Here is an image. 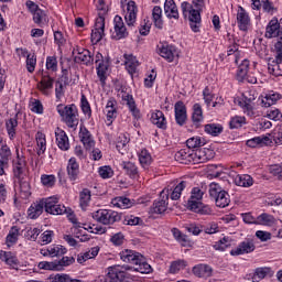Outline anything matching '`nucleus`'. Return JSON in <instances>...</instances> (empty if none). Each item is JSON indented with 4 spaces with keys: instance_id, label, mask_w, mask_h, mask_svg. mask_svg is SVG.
<instances>
[{
    "instance_id": "nucleus-23",
    "label": "nucleus",
    "mask_w": 282,
    "mask_h": 282,
    "mask_svg": "<svg viewBox=\"0 0 282 282\" xmlns=\"http://www.w3.org/2000/svg\"><path fill=\"white\" fill-rule=\"evenodd\" d=\"M272 144V139L269 135L254 137L247 141V147L250 149H257V147H269Z\"/></svg>"
},
{
    "instance_id": "nucleus-54",
    "label": "nucleus",
    "mask_w": 282,
    "mask_h": 282,
    "mask_svg": "<svg viewBox=\"0 0 282 282\" xmlns=\"http://www.w3.org/2000/svg\"><path fill=\"white\" fill-rule=\"evenodd\" d=\"M10 158H12V152L8 145H2L0 150V162L8 166V162H10Z\"/></svg>"
},
{
    "instance_id": "nucleus-7",
    "label": "nucleus",
    "mask_w": 282,
    "mask_h": 282,
    "mask_svg": "<svg viewBox=\"0 0 282 282\" xmlns=\"http://www.w3.org/2000/svg\"><path fill=\"white\" fill-rule=\"evenodd\" d=\"M41 203L43 204L45 213H48L50 215H65V213H67V207L58 204V197L56 196L43 198L41 199Z\"/></svg>"
},
{
    "instance_id": "nucleus-50",
    "label": "nucleus",
    "mask_w": 282,
    "mask_h": 282,
    "mask_svg": "<svg viewBox=\"0 0 282 282\" xmlns=\"http://www.w3.org/2000/svg\"><path fill=\"white\" fill-rule=\"evenodd\" d=\"M139 162L143 169H148L151 165V162H153L151 153L147 150H141L139 153Z\"/></svg>"
},
{
    "instance_id": "nucleus-21",
    "label": "nucleus",
    "mask_w": 282,
    "mask_h": 282,
    "mask_svg": "<svg viewBox=\"0 0 282 282\" xmlns=\"http://www.w3.org/2000/svg\"><path fill=\"white\" fill-rule=\"evenodd\" d=\"M192 158L194 162H197L198 164H204V162H208V160H212L213 150L206 148L196 150V152L192 154Z\"/></svg>"
},
{
    "instance_id": "nucleus-34",
    "label": "nucleus",
    "mask_w": 282,
    "mask_h": 282,
    "mask_svg": "<svg viewBox=\"0 0 282 282\" xmlns=\"http://www.w3.org/2000/svg\"><path fill=\"white\" fill-rule=\"evenodd\" d=\"M235 184L237 186H242L243 188H248L254 184V181H252V176L248 174H239L234 180Z\"/></svg>"
},
{
    "instance_id": "nucleus-32",
    "label": "nucleus",
    "mask_w": 282,
    "mask_h": 282,
    "mask_svg": "<svg viewBox=\"0 0 282 282\" xmlns=\"http://www.w3.org/2000/svg\"><path fill=\"white\" fill-rule=\"evenodd\" d=\"M122 100L127 102L129 110L131 111L132 116L135 118H140V110L135 106V100H133V96L129 94L122 95Z\"/></svg>"
},
{
    "instance_id": "nucleus-6",
    "label": "nucleus",
    "mask_w": 282,
    "mask_h": 282,
    "mask_svg": "<svg viewBox=\"0 0 282 282\" xmlns=\"http://www.w3.org/2000/svg\"><path fill=\"white\" fill-rule=\"evenodd\" d=\"M127 279V272L122 270L120 265L109 267L105 276H99L95 282H124Z\"/></svg>"
},
{
    "instance_id": "nucleus-31",
    "label": "nucleus",
    "mask_w": 282,
    "mask_h": 282,
    "mask_svg": "<svg viewBox=\"0 0 282 282\" xmlns=\"http://www.w3.org/2000/svg\"><path fill=\"white\" fill-rule=\"evenodd\" d=\"M19 127V121L17 118H10L6 121V129L10 140L17 138V129Z\"/></svg>"
},
{
    "instance_id": "nucleus-51",
    "label": "nucleus",
    "mask_w": 282,
    "mask_h": 282,
    "mask_svg": "<svg viewBox=\"0 0 282 282\" xmlns=\"http://www.w3.org/2000/svg\"><path fill=\"white\" fill-rule=\"evenodd\" d=\"M19 227L13 226L8 236H7V246L10 248V246H14L17 241H19Z\"/></svg>"
},
{
    "instance_id": "nucleus-14",
    "label": "nucleus",
    "mask_w": 282,
    "mask_h": 282,
    "mask_svg": "<svg viewBox=\"0 0 282 282\" xmlns=\"http://www.w3.org/2000/svg\"><path fill=\"white\" fill-rule=\"evenodd\" d=\"M169 189H163L161 192V199L154 202L152 208H151V213H154L155 215H162V213H164L169 206Z\"/></svg>"
},
{
    "instance_id": "nucleus-38",
    "label": "nucleus",
    "mask_w": 282,
    "mask_h": 282,
    "mask_svg": "<svg viewBox=\"0 0 282 282\" xmlns=\"http://www.w3.org/2000/svg\"><path fill=\"white\" fill-rule=\"evenodd\" d=\"M0 259L1 261H4L7 265H10V268L14 269L17 265H19V260L14 254H12V252L0 251Z\"/></svg>"
},
{
    "instance_id": "nucleus-42",
    "label": "nucleus",
    "mask_w": 282,
    "mask_h": 282,
    "mask_svg": "<svg viewBox=\"0 0 282 282\" xmlns=\"http://www.w3.org/2000/svg\"><path fill=\"white\" fill-rule=\"evenodd\" d=\"M33 21L36 23V25H40V28H43L44 25H47V13L45 10L40 9L33 14Z\"/></svg>"
},
{
    "instance_id": "nucleus-12",
    "label": "nucleus",
    "mask_w": 282,
    "mask_h": 282,
    "mask_svg": "<svg viewBox=\"0 0 282 282\" xmlns=\"http://www.w3.org/2000/svg\"><path fill=\"white\" fill-rule=\"evenodd\" d=\"M73 56L75 63H80L82 65H89L94 58L91 57V52L83 47L76 46L73 50Z\"/></svg>"
},
{
    "instance_id": "nucleus-5",
    "label": "nucleus",
    "mask_w": 282,
    "mask_h": 282,
    "mask_svg": "<svg viewBox=\"0 0 282 282\" xmlns=\"http://www.w3.org/2000/svg\"><path fill=\"white\" fill-rule=\"evenodd\" d=\"M93 219L104 226H113L117 221H120L121 217L118 212L111 209H99L91 214Z\"/></svg>"
},
{
    "instance_id": "nucleus-17",
    "label": "nucleus",
    "mask_w": 282,
    "mask_h": 282,
    "mask_svg": "<svg viewBox=\"0 0 282 282\" xmlns=\"http://www.w3.org/2000/svg\"><path fill=\"white\" fill-rule=\"evenodd\" d=\"M237 23L239 30L242 32H247L248 28H250V15L242 7H239L237 12Z\"/></svg>"
},
{
    "instance_id": "nucleus-16",
    "label": "nucleus",
    "mask_w": 282,
    "mask_h": 282,
    "mask_svg": "<svg viewBox=\"0 0 282 282\" xmlns=\"http://www.w3.org/2000/svg\"><path fill=\"white\" fill-rule=\"evenodd\" d=\"M66 252L67 249L61 245H52L40 250L42 257H62V254H65Z\"/></svg>"
},
{
    "instance_id": "nucleus-46",
    "label": "nucleus",
    "mask_w": 282,
    "mask_h": 282,
    "mask_svg": "<svg viewBox=\"0 0 282 282\" xmlns=\"http://www.w3.org/2000/svg\"><path fill=\"white\" fill-rule=\"evenodd\" d=\"M270 272H271V269L268 268V267L257 268V269L254 270V273H253L251 280H252L253 282L263 281V279H265V276H267L268 274H270Z\"/></svg>"
},
{
    "instance_id": "nucleus-45",
    "label": "nucleus",
    "mask_w": 282,
    "mask_h": 282,
    "mask_svg": "<svg viewBox=\"0 0 282 282\" xmlns=\"http://www.w3.org/2000/svg\"><path fill=\"white\" fill-rule=\"evenodd\" d=\"M121 166L123 171H126L127 175H129V177H131L132 180H135V177H138V166H135L134 163L123 161L121 163Z\"/></svg>"
},
{
    "instance_id": "nucleus-39",
    "label": "nucleus",
    "mask_w": 282,
    "mask_h": 282,
    "mask_svg": "<svg viewBox=\"0 0 282 282\" xmlns=\"http://www.w3.org/2000/svg\"><path fill=\"white\" fill-rule=\"evenodd\" d=\"M214 199L218 208H226L230 204V195L226 191L219 192Z\"/></svg>"
},
{
    "instance_id": "nucleus-29",
    "label": "nucleus",
    "mask_w": 282,
    "mask_h": 282,
    "mask_svg": "<svg viewBox=\"0 0 282 282\" xmlns=\"http://www.w3.org/2000/svg\"><path fill=\"white\" fill-rule=\"evenodd\" d=\"M43 210H44V207L41 200L33 203L28 209L29 219H39V217L43 215Z\"/></svg>"
},
{
    "instance_id": "nucleus-8",
    "label": "nucleus",
    "mask_w": 282,
    "mask_h": 282,
    "mask_svg": "<svg viewBox=\"0 0 282 282\" xmlns=\"http://www.w3.org/2000/svg\"><path fill=\"white\" fill-rule=\"evenodd\" d=\"M121 8L124 10V19L128 28L135 25V19H138V6L132 0H121Z\"/></svg>"
},
{
    "instance_id": "nucleus-44",
    "label": "nucleus",
    "mask_w": 282,
    "mask_h": 282,
    "mask_svg": "<svg viewBox=\"0 0 282 282\" xmlns=\"http://www.w3.org/2000/svg\"><path fill=\"white\" fill-rule=\"evenodd\" d=\"M269 74H272V76H282V62H279L278 58L272 59L268 64Z\"/></svg>"
},
{
    "instance_id": "nucleus-25",
    "label": "nucleus",
    "mask_w": 282,
    "mask_h": 282,
    "mask_svg": "<svg viewBox=\"0 0 282 282\" xmlns=\"http://www.w3.org/2000/svg\"><path fill=\"white\" fill-rule=\"evenodd\" d=\"M80 173V166L78 165V162L76 161V158H72L68 161L67 164V175L72 182H75V180H78V174Z\"/></svg>"
},
{
    "instance_id": "nucleus-43",
    "label": "nucleus",
    "mask_w": 282,
    "mask_h": 282,
    "mask_svg": "<svg viewBox=\"0 0 282 282\" xmlns=\"http://www.w3.org/2000/svg\"><path fill=\"white\" fill-rule=\"evenodd\" d=\"M109 69V63L101 61L97 66V75L101 83V85H105V80H107V70Z\"/></svg>"
},
{
    "instance_id": "nucleus-3",
    "label": "nucleus",
    "mask_w": 282,
    "mask_h": 282,
    "mask_svg": "<svg viewBox=\"0 0 282 282\" xmlns=\"http://www.w3.org/2000/svg\"><path fill=\"white\" fill-rule=\"evenodd\" d=\"M204 198V192L199 187H194L192 189L191 197L187 202V208L193 210V213H200V215H208L210 213V207L204 205L202 199Z\"/></svg>"
},
{
    "instance_id": "nucleus-2",
    "label": "nucleus",
    "mask_w": 282,
    "mask_h": 282,
    "mask_svg": "<svg viewBox=\"0 0 282 282\" xmlns=\"http://www.w3.org/2000/svg\"><path fill=\"white\" fill-rule=\"evenodd\" d=\"M57 113H59L62 120L69 127V129H76L78 127V109L76 105L63 106L57 105Z\"/></svg>"
},
{
    "instance_id": "nucleus-61",
    "label": "nucleus",
    "mask_w": 282,
    "mask_h": 282,
    "mask_svg": "<svg viewBox=\"0 0 282 282\" xmlns=\"http://www.w3.org/2000/svg\"><path fill=\"white\" fill-rule=\"evenodd\" d=\"M243 124H246V117H239V116L231 118L229 122L230 129H241Z\"/></svg>"
},
{
    "instance_id": "nucleus-58",
    "label": "nucleus",
    "mask_w": 282,
    "mask_h": 282,
    "mask_svg": "<svg viewBox=\"0 0 282 282\" xmlns=\"http://www.w3.org/2000/svg\"><path fill=\"white\" fill-rule=\"evenodd\" d=\"M193 154L187 153L186 150H181L175 153L174 158L176 162H180L181 164H186V162H191L189 158Z\"/></svg>"
},
{
    "instance_id": "nucleus-35",
    "label": "nucleus",
    "mask_w": 282,
    "mask_h": 282,
    "mask_svg": "<svg viewBox=\"0 0 282 282\" xmlns=\"http://www.w3.org/2000/svg\"><path fill=\"white\" fill-rule=\"evenodd\" d=\"M172 234L174 239H176V241L183 246V248H191V240L188 239V236L182 234V231H180L177 228H173Z\"/></svg>"
},
{
    "instance_id": "nucleus-28",
    "label": "nucleus",
    "mask_w": 282,
    "mask_h": 282,
    "mask_svg": "<svg viewBox=\"0 0 282 282\" xmlns=\"http://www.w3.org/2000/svg\"><path fill=\"white\" fill-rule=\"evenodd\" d=\"M79 138L86 149H93V147L96 144L91 138V133L84 126L80 127Z\"/></svg>"
},
{
    "instance_id": "nucleus-33",
    "label": "nucleus",
    "mask_w": 282,
    "mask_h": 282,
    "mask_svg": "<svg viewBox=\"0 0 282 282\" xmlns=\"http://www.w3.org/2000/svg\"><path fill=\"white\" fill-rule=\"evenodd\" d=\"M282 96L279 93L270 91L262 98L263 107H272V105H276L279 100H281Z\"/></svg>"
},
{
    "instance_id": "nucleus-47",
    "label": "nucleus",
    "mask_w": 282,
    "mask_h": 282,
    "mask_svg": "<svg viewBox=\"0 0 282 282\" xmlns=\"http://www.w3.org/2000/svg\"><path fill=\"white\" fill-rule=\"evenodd\" d=\"M35 140L37 143V155H43V153H45V150L47 149L45 134H43V132H37L35 135Z\"/></svg>"
},
{
    "instance_id": "nucleus-24",
    "label": "nucleus",
    "mask_w": 282,
    "mask_h": 282,
    "mask_svg": "<svg viewBox=\"0 0 282 282\" xmlns=\"http://www.w3.org/2000/svg\"><path fill=\"white\" fill-rule=\"evenodd\" d=\"M164 13L167 19H180V12L177 11V4L174 0H165Z\"/></svg>"
},
{
    "instance_id": "nucleus-15",
    "label": "nucleus",
    "mask_w": 282,
    "mask_h": 282,
    "mask_svg": "<svg viewBox=\"0 0 282 282\" xmlns=\"http://www.w3.org/2000/svg\"><path fill=\"white\" fill-rule=\"evenodd\" d=\"M37 89L43 96H51L54 89V78L50 75H42V79L37 83Z\"/></svg>"
},
{
    "instance_id": "nucleus-56",
    "label": "nucleus",
    "mask_w": 282,
    "mask_h": 282,
    "mask_svg": "<svg viewBox=\"0 0 282 282\" xmlns=\"http://www.w3.org/2000/svg\"><path fill=\"white\" fill-rule=\"evenodd\" d=\"M193 109H194L192 115L193 122H202V120H204V112L202 111V106L199 104H195Z\"/></svg>"
},
{
    "instance_id": "nucleus-49",
    "label": "nucleus",
    "mask_w": 282,
    "mask_h": 282,
    "mask_svg": "<svg viewBox=\"0 0 282 282\" xmlns=\"http://www.w3.org/2000/svg\"><path fill=\"white\" fill-rule=\"evenodd\" d=\"M89 202H91V191L85 188L79 194V204L80 207L85 210L87 206H89Z\"/></svg>"
},
{
    "instance_id": "nucleus-27",
    "label": "nucleus",
    "mask_w": 282,
    "mask_h": 282,
    "mask_svg": "<svg viewBox=\"0 0 282 282\" xmlns=\"http://www.w3.org/2000/svg\"><path fill=\"white\" fill-rule=\"evenodd\" d=\"M126 58V69L130 74V76H133V74H138V67H140V62H138V58L133 55H124Z\"/></svg>"
},
{
    "instance_id": "nucleus-9",
    "label": "nucleus",
    "mask_w": 282,
    "mask_h": 282,
    "mask_svg": "<svg viewBox=\"0 0 282 282\" xmlns=\"http://www.w3.org/2000/svg\"><path fill=\"white\" fill-rule=\"evenodd\" d=\"M265 39H281L282 40V19H272L265 29Z\"/></svg>"
},
{
    "instance_id": "nucleus-41",
    "label": "nucleus",
    "mask_w": 282,
    "mask_h": 282,
    "mask_svg": "<svg viewBox=\"0 0 282 282\" xmlns=\"http://www.w3.org/2000/svg\"><path fill=\"white\" fill-rule=\"evenodd\" d=\"M274 216L264 213L256 218V226H274Z\"/></svg>"
},
{
    "instance_id": "nucleus-55",
    "label": "nucleus",
    "mask_w": 282,
    "mask_h": 282,
    "mask_svg": "<svg viewBox=\"0 0 282 282\" xmlns=\"http://www.w3.org/2000/svg\"><path fill=\"white\" fill-rule=\"evenodd\" d=\"M205 131L209 135L217 137V135H219V133H221V131H224V127H221L220 124H216V123H209V124L205 126Z\"/></svg>"
},
{
    "instance_id": "nucleus-40",
    "label": "nucleus",
    "mask_w": 282,
    "mask_h": 282,
    "mask_svg": "<svg viewBox=\"0 0 282 282\" xmlns=\"http://www.w3.org/2000/svg\"><path fill=\"white\" fill-rule=\"evenodd\" d=\"M250 67V61L243 59L241 64L238 66V72H237V79L239 83H243L246 80V76H248V69Z\"/></svg>"
},
{
    "instance_id": "nucleus-59",
    "label": "nucleus",
    "mask_w": 282,
    "mask_h": 282,
    "mask_svg": "<svg viewBox=\"0 0 282 282\" xmlns=\"http://www.w3.org/2000/svg\"><path fill=\"white\" fill-rule=\"evenodd\" d=\"M188 149H199L204 147L205 142L199 137H192L186 141Z\"/></svg>"
},
{
    "instance_id": "nucleus-63",
    "label": "nucleus",
    "mask_w": 282,
    "mask_h": 282,
    "mask_svg": "<svg viewBox=\"0 0 282 282\" xmlns=\"http://www.w3.org/2000/svg\"><path fill=\"white\" fill-rule=\"evenodd\" d=\"M267 118H269V120H274V122H279V120L282 119L281 110L278 108H270L267 111Z\"/></svg>"
},
{
    "instance_id": "nucleus-53",
    "label": "nucleus",
    "mask_w": 282,
    "mask_h": 282,
    "mask_svg": "<svg viewBox=\"0 0 282 282\" xmlns=\"http://www.w3.org/2000/svg\"><path fill=\"white\" fill-rule=\"evenodd\" d=\"M129 144V137L127 134H120L117 139V150L119 153L124 154V151H127V145Z\"/></svg>"
},
{
    "instance_id": "nucleus-57",
    "label": "nucleus",
    "mask_w": 282,
    "mask_h": 282,
    "mask_svg": "<svg viewBox=\"0 0 282 282\" xmlns=\"http://www.w3.org/2000/svg\"><path fill=\"white\" fill-rule=\"evenodd\" d=\"M184 268H186V261L176 260V261L171 263L170 273L171 274H177V272H180V270H184Z\"/></svg>"
},
{
    "instance_id": "nucleus-37",
    "label": "nucleus",
    "mask_w": 282,
    "mask_h": 282,
    "mask_svg": "<svg viewBox=\"0 0 282 282\" xmlns=\"http://www.w3.org/2000/svg\"><path fill=\"white\" fill-rule=\"evenodd\" d=\"M24 171H25V159L18 156V159L13 163L14 177H18V180H21Z\"/></svg>"
},
{
    "instance_id": "nucleus-1",
    "label": "nucleus",
    "mask_w": 282,
    "mask_h": 282,
    "mask_svg": "<svg viewBox=\"0 0 282 282\" xmlns=\"http://www.w3.org/2000/svg\"><path fill=\"white\" fill-rule=\"evenodd\" d=\"M120 259L124 263H131L135 272H140L141 274H150L152 271L151 264L147 263V258L142 256L140 252L126 249L121 251L120 253Z\"/></svg>"
},
{
    "instance_id": "nucleus-30",
    "label": "nucleus",
    "mask_w": 282,
    "mask_h": 282,
    "mask_svg": "<svg viewBox=\"0 0 282 282\" xmlns=\"http://www.w3.org/2000/svg\"><path fill=\"white\" fill-rule=\"evenodd\" d=\"M151 122L155 124L159 129H166V118L164 112L156 110L151 115Z\"/></svg>"
},
{
    "instance_id": "nucleus-60",
    "label": "nucleus",
    "mask_w": 282,
    "mask_h": 282,
    "mask_svg": "<svg viewBox=\"0 0 282 282\" xmlns=\"http://www.w3.org/2000/svg\"><path fill=\"white\" fill-rule=\"evenodd\" d=\"M202 228L206 235H217L219 232V225L217 223H208L207 225H203Z\"/></svg>"
},
{
    "instance_id": "nucleus-64",
    "label": "nucleus",
    "mask_w": 282,
    "mask_h": 282,
    "mask_svg": "<svg viewBox=\"0 0 282 282\" xmlns=\"http://www.w3.org/2000/svg\"><path fill=\"white\" fill-rule=\"evenodd\" d=\"M230 246H232L230 239L224 237L223 239H220L218 242L214 245V249L220 250L221 252H224V250H226V248H230Z\"/></svg>"
},
{
    "instance_id": "nucleus-13",
    "label": "nucleus",
    "mask_w": 282,
    "mask_h": 282,
    "mask_svg": "<svg viewBox=\"0 0 282 282\" xmlns=\"http://www.w3.org/2000/svg\"><path fill=\"white\" fill-rule=\"evenodd\" d=\"M113 23H115V32L112 35L113 39L116 41L127 39V36H129V30H127V26L124 25V21H122V17L116 15Z\"/></svg>"
},
{
    "instance_id": "nucleus-36",
    "label": "nucleus",
    "mask_w": 282,
    "mask_h": 282,
    "mask_svg": "<svg viewBox=\"0 0 282 282\" xmlns=\"http://www.w3.org/2000/svg\"><path fill=\"white\" fill-rule=\"evenodd\" d=\"M111 204L116 208H121L122 210H126L127 208H131V206H133V202H131V199L123 196L113 198L111 200Z\"/></svg>"
},
{
    "instance_id": "nucleus-22",
    "label": "nucleus",
    "mask_w": 282,
    "mask_h": 282,
    "mask_svg": "<svg viewBox=\"0 0 282 282\" xmlns=\"http://www.w3.org/2000/svg\"><path fill=\"white\" fill-rule=\"evenodd\" d=\"M55 138L58 149L62 151L69 150V138H67V133H65V131L61 130V128H56Z\"/></svg>"
},
{
    "instance_id": "nucleus-62",
    "label": "nucleus",
    "mask_w": 282,
    "mask_h": 282,
    "mask_svg": "<svg viewBox=\"0 0 282 282\" xmlns=\"http://www.w3.org/2000/svg\"><path fill=\"white\" fill-rule=\"evenodd\" d=\"M75 261L76 259L74 257H63L59 261H55L56 265H59V269H57V271L67 268V265H72L73 263H75Z\"/></svg>"
},
{
    "instance_id": "nucleus-18",
    "label": "nucleus",
    "mask_w": 282,
    "mask_h": 282,
    "mask_svg": "<svg viewBox=\"0 0 282 282\" xmlns=\"http://www.w3.org/2000/svg\"><path fill=\"white\" fill-rule=\"evenodd\" d=\"M174 111H175L176 124H180V127H183V124H186L187 116H186V106L184 105V101H177L174 105Z\"/></svg>"
},
{
    "instance_id": "nucleus-11",
    "label": "nucleus",
    "mask_w": 282,
    "mask_h": 282,
    "mask_svg": "<svg viewBox=\"0 0 282 282\" xmlns=\"http://www.w3.org/2000/svg\"><path fill=\"white\" fill-rule=\"evenodd\" d=\"M160 56L165 58L169 63H173L177 56H180V52L173 45H169L167 43H161L159 45Z\"/></svg>"
},
{
    "instance_id": "nucleus-48",
    "label": "nucleus",
    "mask_w": 282,
    "mask_h": 282,
    "mask_svg": "<svg viewBox=\"0 0 282 282\" xmlns=\"http://www.w3.org/2000/svg\"><path fill=\"white\" fill-rule=\"evenodd\" d=\"M188 186V183L186 181H182L180 182L174 189L172 191L170 197L173 200H177L180 199V197H182V192L184 191V188H186Z\"/></svg>"
},
{
    "instance_id": "nucleus-52",
    "label": "nucleus",
    "mask_w": 282,
    "mask_h": 282,
    "mask_svg": "<svg viewBox=\"0 0 282 282\" xmlns=\"http://www.w3.org/2000/svg\"><path fill=\"white\" fill-rule=\"evenodd\" d=\"M152 19L154 22L155 28H159V30H161L162 25H163V21H162V8L160 7H154L152 10Z\"/></svg>"
},
{
    "instance_id": "nucleus-10",
    "label": "nucleus",
    "mask_w": 282,
    "mask_h": 282,
    "mask_svg": "<svg viewBox=\"0 0 282 282\" xmlns=\"http://www.w3.org/2000/svg\"><path fill=\"white\" fill-rule=\"evenodd\" d=\"M102 36H105V15H100L95 21V28L91 32V43L95 45L102 41Z\"/></svg>"
},
{
    "instance_id": "nucleus-20",
    "label": "nucleus",
    "mask_w": 282,
    "mask_h": 282,
    "mask_svg": "<svg viewBox=\"0 0 282 282\" xmlns=\"http://www.w3.org/2000/svg\"><path fill=\"white\" fill-rule=\"evenodd\" d=\"M116 105H118V102L113 98L109 99L106 105L105 113L107 121L109 122L108 124H111V122L118 118V109L116 108Z\"/></svg>"
},
{
    "instance_id": "nucleus-26",
    "label": "nucleus",
    "mask_w": 282,
    "mask_h": 282,
    "mask_svg": "<svg viewBox=\"0 0 282 282\" xmlns=\"http://www.w3.org/2000/svg\"><path fill=\"white\" fill-rule=\"evenodd\" d=\"M193 274L199 279H208L213 276V268L208 264H197L193 268Z\"/></svg>"
},
{
    "instance_id": "nucleus-19",
    "label": "nucleus",
    "mask_w": 282,
    "mask_h": 282,
    "mask_svg": "<svg viewBox=\"0 0 282 282\" xmlns=\"http://www.w3.org/2000/svg\"><path fill=\"white\" fill-rule=\"evenodd\" d=\"M254 252V243L250 240L242 241L236 249L230 251L232 257H239V254H249Z\"/></svg>"
},
{
    "instance_id": "nucleus-4",
    "label": "nucleus",
    "mask_w": 282,
    "mask_h": 282,
    "mask_svg": "<svg viewBox=\"0 0 282 282\" xmlns=\"http://www.w3.org/2000/svg\"><path fill=\"white\" fill-rule=\"evenodd\" d=\"M181 10L184 17L188 14L189 25L193 32H199V25H202V9H195L193 4L188 2H182Z\"/></svg>"
}]
</instances>
